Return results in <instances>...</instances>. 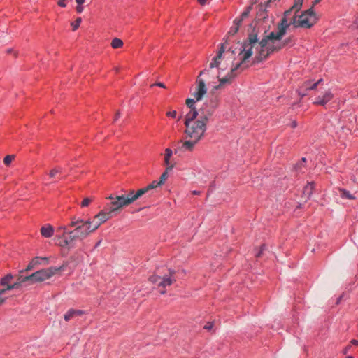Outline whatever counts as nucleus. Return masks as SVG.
I'll list each match as a JSON object with an SVG mask.
<instances>
[{
	"mask_svg": "<svg viewBox=\"0 0 358 358\" xmlns=\"http://www.w3.org/2000/svg\"><path fill=\"white\" fill-rule=\"evenodd\" d=\"M262 43L258 41L257 34L256 33L250 34L247 39L243 44V49L238 54L240 62L231 68L230 73L226 76L219 78V85L216 88H220L224 85L230 84L235 77L243 69L248 67L250 64L258 63L264 59L259 58V52L262 49Z\"/></svg>",
	"mask_w": 358,
	"mask_h": 358,
	"instance_id": "obj_1",
	"label": "nucleus"
},
{
	"mask_svg": "<svg viewBox=\"0 0 358 358\" xmlns=\"http://www.w3.org/2000/svg\"><path fill=\"white\" fill-rule=\"evenodd\" d=\"M287 24L285 20H281L277 31H271L265 38L261 41L262 49L259 52V59H266L271 54L280 50L287 46H293L295 43L294 37L291 36L282 40L286 33Z\"/></svg>",
	"mask_w": 358,
	"mask_h": 358,
	"instance_id": "obj_2",
	"label": "nucleus"
},
{
	"mask_svg": "<svg viewBox=\"0 0 358 358\" xmlns=\"http://www.w3.org/2000/svg\"><path fill=\"white\" fill-rule=\"evenodd\" d=\"M208 121L207 115H199L196 110H189L185 117V138L201 141L205 136Z\"/></svg>",
	"mask_w": 358,
	"mask_h": 358,
	"instance_id": "obj_3",
	"label": "nucleus"
},
{
	"mask_svg": "<svg viewBox=\"0 0 358 358\" xmlns=\"http://www.w3.org/2000/svg\"><path fill=\"white\" fill-rule=\"evenodd\" d=\"M282 20H286L287 28L290 25H294L295 27L310 28L317 22L318 18L314 11L313 6H312L299 15H296L295 13L292 15V10H287L285 12Z\"/></svg>",
	"mask_w": 358,
	"mask_h": 358,
	"instance_id": "obj_4",
	"label": "nucleus"
},
{
	"mask_svg": "<svg viewBox=\"0 0 358 358\" xmlns=\"http://www.w3.org/2000/svg\"><path fill=\"white\" fill-rule=\"evenodd\" d=\"M69 227L73 228L71 230L72 237L74 241H83L90 234L96 231L94 229V225L91 219L84 220L80 218L73 217L69 223Z\"/></svg>",
	"mask_w": 358,
	"mask_h": 358,
	"instance_id": "obj_5",
	"label": "nucleus"
},
{
	"mask_svg": "<svg viewBox=\"0 0 358 358\" xmlns=\"http://www.w3.org/2000/svg\"><path fill=\"white\" fill-rule=\"evenodd\" d=\"M159 274L154 273L148 278L152 284H157L161 294L166 293V287L176 282V271L171 268H163Z\"/></svg>",
	"mask_w": 358,
	"mask_h": 358,
	"instance_id": "obj_6",
	"label": "nucleus"
},
{
	"mask_svg": "<svg viewBox=\"0 0 358 358\" xmlns=\"http://www.w3.org/2000/svg\"><path fill=\"white\" fill-rule=\"evenodd\" d=\"M107 199L110 201L107 203L104 208L110 212L113 216L116 215L124 206H127L137 200L134 190H131L127 196H110Z\"/></svg>",
	"mask_w": 358,
	"mask_h": 358,
	"instance_id": "obj_7",
	"label": "nucleus"
},
{
	"mask_svg": "<svg viewBox=\"0 0 358 358\" xmlns=\"http://www.w3.org/2000/svg\"><path fill=\"white\" fill-rule=\"evenodd\" d=\"M69 224L67 225L60 226L56 229L55 241L56 244L62 248L70 247L75 242L72 237L71 230H70Z\"/></svg>",
	"mask_w": 358,
	"mask_h": 358,
	"instance_id": "obj_8",
	"label": "nucleus"
},
{
	"mask_svg": "<svg viewBox=\"0 0 358 358\" xmlns=\"http://www.w3.org/2000/svg\"><path fill=\"white\" fill-rule=\"evenodd\" d=\"M64 270V266L59 267H49L47 268L41 269L29 276L26 277V280H30L32 282H43L50 279L55 274Z\"/></svg>",
	"mask_w": 358,
	"mask_h": 358,
	"instance_id": "obj_9",
	"label": "nucleus"
},
{
	"mask_svg": "<svg viewBox=\"0 0 358 358\" xmlns=\"http://www.w3.org/2000/svg\"><path fill=\"white\" fill-rule=\"evenodd\" d=\"M208 75V71L203 70L201 71L199 76L196 80V91L192 94L196 100H201L203 95L206 93L205 83L208 81L206 76Z\"/></svg>",
	"mask_w": 358,
	"mask_h": 358,
	"instance_id": "obj_10",
	"label": "nucleus"
},
{
	"mask_svg": "<svg viewBox=\"0 0 358 358\" xmlns=\"http://www.w3.org/2000/svg\"><path fill=\"white\" fill-rule=\"evenodd\" d=\"M113 217L114 216L110 213V212L108 211V210L103 207L101 210L93 217V220L92 221L94 225V229L97 230L101 224H104Z\"/></svg>",
	"mask_w": 358,
	"mask_h": 358,
	"instance_id": "obj_11",
	"label": "nucleus"
},
{
	"mask_svg": "<svg viewBox=\"0 0 358 358\" xmlns=\"http://www.w3.org/2000/svg\"><path fill=\"white\" fill-rule=\"evenodd\" d=\"M224 45L221 44L216 55L213 58L210 64V69L213 68H221L222 62L224 60L226 55H224Z\"/></svg>",
	"mask_w": 358,
	"mask_h": 358,
	"instance_id": "obj_12",
	"label": "nucleus"
},
{
	"mask_svg": "<svg viewBox=\"0 0 358 358\" xmlns=\"http://www.w3.org/2000/svg\"><path fill=\"white\" fill-rule=\"evenodd\" d=\"M334 98V94L330 91L327 90L323 93L322 95L318 96L313 104L315 106H324L328 103Z\"/></svg>",
	"mask_w": 358,
	"mask_h": 358,
	"instance_id": "obj_13",
	"label": "nucleus"
},
{
	"mask_svg": "<svg viewBox=\"0 0 358 358\" xmlns=\"http://www.w3.org/2000/svg\"><path fill=\"white\" fill-rule=\"evenodd\" d=\"M186 140L181 141L180 142V145L179 150L183 152L192 151L194 149L195 145L200 141L199 140H194L191 138H185Z\"/></svg>",
	"mask_w": 358,
	"mask_h": 358,
	"instance_id": "obj_14",
	"label": "nucleus"
},
{
	"mask_svg": "<svg viewBox=\"0 0 358 358\" xmlns=\"http://www.w3.org/2000/svg\"><path fill=\"white\" fill-rule=\"evenodd\" d=\"M161 185H162L159 182V180H153L151 183H150L147 186L138 189L136 192H134V195H135L136 199H138L141 196H142L143 194L148 192L150 190L157 188V187H159Z\"/></svg>",
	"mask_w": 358,
	"mask_h": 358,
	"instance_id": "obj_15",
	"label": "nucleus"
},
{
	"mask_svg": "<svg viewBox=\"0 0 358 358\" xmlns=\"http://www.w3.org/2000/svg\"><path fill=\"white\" fill-rule=\"evenodd\" d=\"M55 232L54 227L50 224L43 225L40 229L41 235L45 238H50Z\"/></svg>",
	"mask_w": 358,
	"mask_h": 358,
	"instance_id": "obj_16",
	"label": "nucleus"
},
{
	"mask_svg": "<svg viewBox=\"0 0 358 358\" xmlns=\"http://www.w3.org/2000/svg\"><path fill=\"white\" fill-rule=\"evenodd\" d=\"M173 155V151L171 148H167L164 150V163L166 165L167 170H172L174 164L170 162L171 157Z\"/></svg>",
	"mask_w": 358,
	"mask_h": 358,
	"instance_id": "obj_17",
	"label": "nucleus"
},
{
	"mask_svg": "<svg viewBox=\"0 0 358 358\" xmlns=\"http://www.w3.org/2000/svg\"><path fill=\"white\" fill-rule=\"evenodd\" d=\"M85 313L83 310H74V309H70L64 315V320L66 321L70 320L71 318H73L75 316H80Z\"/></svg>",
	"mask_w": 358,
	"mask_h": 358,
	"instance_id": "obj_18",
	"label": "nucleus"
},
{
	"mask_svg": "<svg viewBox=\"0 0 358 358\" xmlns=\"http://www.w3.org/2000/svg\"><path fill=\"white\" fill-rule=\"evenodd\" d=\"M62 169L60 167H56L50 170L49 176L51 178L61 179L63 177Z\"/></svg>",
	"mask_w": 358,
	"mask_h": 358,
	"instance_id": "obj_19",
	"label": "nucleus"
},
{
	"mask_svg": "<svg viewBox=\"0 0 358 358\" xmlns=\"http://www.w3.org/2000/svg\"><path fill=\"white\" fill-rule=\"evenodd\" d=\"M315 183L313 182H308L303 188V194L308 198L311 196L315 190Z\"/></svg>",
	"mask_w": 358,
	"mask_h": 358,
	"instance_id": "obj_20",
	"label": "nucleus"
},
{
	"mask_svg": "<svg viewBox=\"0 0 358 358\" xmlns=\"http://www.w3.org/2000/svg\"><path fill=\"white\" fill-rule=\"evenodd\" d=\"M303 2V0H294V5L288 10H292V15H294V13L296 14V13L301 9Z\"/></svg>",
	"mask_w": 358,
	"mask_h": 358,
	"instance_id": "obj_21",
	"label": "nucleus"
},
{
	"mask_svg": "<svg viewBox=\"0 0 358 358\" xmlns=\"http://www.w3.org/2000/svg\"><path fill=\"white\" fill-rule=\"evenodd\" d=\"M339 192L341 193V196L344 199H350V200H355L356 198L352 194L350 193L349 191H348L345 189L340 188Z\"/></svg>",
	"mask_w": 358,
	"mask_h": 358,
	"instance_id": "obj_22",
	"label": "nucleus"
},
{
	"mask_svg": "<svg viewBox=\"0 0 358 358\" xmlns=\"http://www.w3.org/2000/svg\"><path fill=\"white\" fill-rule=\"evenodd\" d=\"M41 260L47 261L48 258L47 257H36L33 258L32 260L30 262L27 268L31 269L34 266H36L37 264H40Z\"/></svg>",
	"mask_w": 358,
	"mask_h": 358,
	"instance_id": "obj_23",
	"label": "nucleus"
},
{
	"mask_svg": "<svg viewBox=\"0 0 358 358\" xmlns=\"http://www.w3.org/2000/svg\"><path fill=\"white\" fill-rule=\"evenodd\" d=\"M124 43L122 40L118 38H115L111 41V47L113 49H118L122 48Z\"/></svg>",
	"mask_w": 358,
	"mask_h": 358,
	"instance_id": "obj_24",
	"label": "nucleus"
},
{
	"mask_svg": "<svg viewBox=\"0 0 358 358\" xmlns=\"http://www.w3.org/2000/svg\"><path fill=\"white\" fill-rule=\"evenodd\" d=\"M94 201V196L84 198L80 203V207L81 208L88 207Z\"/></svg>",
	"mask_w": 358,
	"mask_h": 358,
	"instance_id": "obj_25",
	"label": "nucleus"
},
{
	"mask_svg": "<svg viewBox=\"0 0 358 358\" xmlns=\"http://www.w3.org/2000/svg\"><path fill=\"white\" fill-rule=\"evenodd\" d=\"M313 84V83H312V81L310 80L305 81L302 84V85L300 87L299 91L303 90V89L306 90H315L316 88H312Z\"/></svg>",
	"mask_w": 358,
	"mask_h": 358,
	"instance_id": "obj_26",
	"label": "nucleus"
},
{
	"mask_svg": "<svg viewBox=\"0 0 358 358\" xmlns=\"http://www.w3.org/2000/svg\"><path fill=\"white\" fill-rule=\"evenodd\" d=\"M171 170H167V168H166V170L165 171H164L162 173V174L161 175L160 178H159V182L163 185L164 184V182L167 180L168 178H169V172Z\"/></svg>",
	"mask_w": 358,
	"mask_h": 358,
	"instance_id": "obj_27",
	"label": "nucleus"
},
{
	"mask_svg": "<svg viewBox=\"0 0 358 358\" xmlns=\"http://www.w3.org/2000/svg\"><path fill=\"white\" fill-rule=\"evenodd\" d=\"M199 100H196V98L194 97V99H186V105L189 108V110H196L195 108L194 107V103L196 102V101H199Z\"/></svg>",
	"mask_w": 358,
	"mask_h": 358,
	"instance_id": "obj_28",
	"label": "nucleus"
},
{
	"mask_svg": "<svg viewBox=\"0 0 358 358\" xmlns=\"http://www.w3.org/2000/svg\"><path fill=\"white\" fill-rule=\"evenodd\" d=\"M81 22H82V18L79 17H77L74 22H71V25L72 26V30L73 31H75L76 30H77L79 28Z\"/></svg>",
	"mask_w": 358,
	"mask_h": 358,
	"instance_id": "obj_29",
	"label": "nucleus"
},
{
	"mask_svg": "<svg viewBox=\"0 0 358 358\" xmlns=\"http://www.w3.org/2000/svg\"><path fill=\"white\" fill-rule=\"evenodd\" d=\"M15 155H6L3 159V163L6 166H9L11 162L14 160Z\"/></svg>",
	"mask_w": 358,
	"mask_h": 358,
	"instance_id": "obj_30",
	"label": "nucleus"
},
{
	"mask_svg": "<svg viewBox=\"0 0 358 358\" xmlns=\"http://www.w3.org/2000/svg\"><path fill=\"white\" fill-rule=\"evenodd\" d=\"M166 115L168 117L175 119V118H176V116H177V111L176 110L168 111L166 113Z\"/></svg>",
	"mask_w": 358,
	"mask_h": 358,
	"instance_id": "obj_31",
	"label": "nucleus"
},
{
	"mask_svg": "<svg viewBox=\"0 0 358 358\" xmlns=\"http://www.w3.org/2000/svg\"><path fill=\"white\" fill-rule=\"evenodd\" d=\"M214 323L213 322H208L203 327V329L210 331L213 329Z\"/></svg>",
	"mask_w": 358,
	"mask_h": 358,
	"instance_id": "obj_32",
	"label": "nucleus"
},
{
	"mask_svg": "<svg viewBox=\"0 0 358 358\" xmlns=\"http://www.w3.org/2000/svg\"><path fill=\"white\" fill-rule=\"evenodd\" d=\"M57 4L62 8H65L66 6V0H57Z\"/></svg>",
	"mask_w": 358,
	"mask_h": 358,
	"instance_id": "obj_33",
	"label": "nucleus"
},
{
	"mask_svg": "<svg viewBox=\"0 0 358 358\" xmlns=\"http://www.w3.org/2000/svg\"><path fill=\"white\" fill-rule=\"evenodd\" d=\"M154 86H158V87H162V88H166L165 85L164 83H156L150 85V87L152 88Z\"/></svg>",
	"mask_w": 358,
	"mask_h": 358,
	"instance_id": "obj_34",
	"label": "nucleus"
},
{
	"mask_svg": "<svg viewBox=\"0 0 358 358\" xmlns=\"http://www.w3.org/2000/svg\"><path fill=\"white\" fill-rule=\"evenodd\" d=\"M76 10L78 13H81L83 11L84 8L82 6V5H78L76 8Z\"/></svg>",
	"mask_w": 358,
	"mask_h": 358,
	"instance_id": "obj_35",
	"label": "nucleus"
},
{
	"mask_svg": "<svg viewBox=\"0 0 358 358\" xmlns=\"http://www.w3.org/2000/svg\"><path fill=\"white\" fill-rule=\"evenodd\" d=\"M323 81L322 78L319 79L317 82L313 84L312 88H317L318 85H320Z\"/></svg>",
	"mask_w": 358,
	"mask_h": 358,
	"instance_id": "obj_36",
	"label": "nucleus"
},
{
	"mask_svg": "<svg viewBox=\"0 0 358 358\" xmlns=\"http://www.w3.org/2000/svg\"><path fill=\"white\" fill-rule=\"evenodd\" d=\"M350 348H351L350 345H347L345 348H343V353L344 355H346L348 352V351L350 349Z\"/></svg>",
	"mask_w": 358,
	"mask_h": 358,
	"instance_id": "obj_37",
	"label": "nucleus"
},
{
	"mask_svg": "<svg viewBox=\"0 0 358 358\" xmlns=\"http://www.w3.org/2000/svg\"><path fill=\"white\" fill-rule=\"evenodd\" d=\"M298 126V123L296 122V120H293L291 123H290V127L293 129L296 128V127Z\"/></svg>",
	"mask_w": 358,
	"mask_h": 358,
	"instance_id": "obj_38",
	"label": "nucleus"
},
{
	"mask_svg": "<svg viewBox=\"0 0 358 358\" xmlns=\"http://www.w3.org/2000/svg\"><path fill=\"white\" fill-rule=\"evenodd\" d=\"M7 53L10 54V53H13V56L14 57H17V52L16 51H14L11 49H9L7 50Z\"/></svg>",
	"mask_w": 358,
	"mask_h": 358,
	"instance_id": "obj_39",
	"label": "nucleus"
},
{
	"mask_svg": "<svg viewBox=\"0 0 358 358\" xmlns=\"http://www.w3.org/2000/svg\"><path fill=\"white\" fill-rule=\"evenodd\" d=\"M350 343L352 344V345L358 346V340L352 339L350 341Z\"/></svg>",
	"mask_w": 358,
	"mask_h": 358,
	"instance_id": "obj_40",
	"label": "nucleus"
},
{
	"mask_svg": "<svg viewBox=\"0 0 358 358\" xmlns=\"http://www.w3.org/2000/svg\"><path fill=\"white\" fill-rule=\"evenodd\" d=\"M197 1L201 5V6H204L206 2H207V0H197Z\"/></svg>",
	"mask_w": 358,
	"mask_h": 358,
	"instance_id": "obj_41",
	"label": "nucleus"
},
{
	"mask_svg": "<svg viewBox=\"0 0 358 358\" xmlns=\"http://www.w3.org/2000/svg\"><path fill=\"white\" fill-rule=\"evenodd\" d=\"M85 1V0H76V2L78 5H83Z\"/></svg>",
	"mask_w": 358,
	"mask_h": 358,
	"instance_id": "obj_42",
	"label": "nucleus"
},
{
	"mask_svg": "<svg viewBox=\"0 0 358 358\" xmlns=\"http://www.w3.org/2000/svg\"><path fill=\"white\" fill-rule=\"evenodd\" d=\"M248 16V13L247 12H243L241 15V20H243V18L246 17Z\"/></svg>",
	"mask_w": 358,
	"mask_h": 358,
	"instance_id": "obj_43",
	"label": "nucleus"
},
{
	"mask_svg": "<svg viewBox=\"0 0 358 358\" xmlns=\"http://www.w3.org/2000/svg\"><path fill=\"white\" fill-rule=\"evenodd\" d=\"M207 71H208V75L206 76V78L208 79V81H206V83H209V81H210V69H206Z\"/></svg>",
	"mask_w": 358,
	"mask_h": 358,
	"instance_id": "obj_44",
	"label": "nucleus"
},
{
	"mask_svg": "<svg viewBox=\"0 0 358 358\" xmlns=\"http://www.w3.org/2000/svg\"><path fill=\"white\" fill-rule=\"evenodd\" d=\"M200 193H201V192H200L199 191H196V190H194V191H192V194L193 195H199V194H200Z\"/></svg>",
	"mask_w": 358,
	"mask_h": 358,
	"instance_id": "obj_45",
	"label": "nucleus"
},
{
	"mask_svg": "<svg viewBox=\"0 0 358 358\" xmlns=\"http://www.w3.org/2000/svg\"><path fill=\"white\" fill-rule=\"evenodd\" d=\"M320 1H321V0H315V1H314V3H313V6L314 7V6H315V4H317V3H318Z\"/></svg>",
	"mask_w": 358,
	"mask_h": 358,
	"instance_id": "obj_46",
	"label": "nucleus"
},
{
	"mask_svg": "<svg viewBox=\"0 0 358 358\" xmlns=\"http://www.w3.org/2000/svg\"><path fill=\"white\" fill-rule=\"evenodd\" d=\"M119 117H120V113H116L115 120H117Z\"/></svg>",
	"mask_w": 358,
	"mask_h": 358,
	"instance_id": "obj_47",
	"label": "nucleus"
},
{
	"mask_svg": "<svg viewBox=\"0 0 358 358\" xmlns=\"http://www.w3.org/2000/svg\"><path fill=\"white\" fill-rule=\"evenodd\" d=\"M238 25H237V26L235 27L234 32H236V31H237V30H238Z\"/></svg>",
	"mask_w": 358,
	"mask_h": 358,
	"instance_id": "obj_48",
	"label": "nucleus"
},
{
	"mask_svg": "<svg viewBox=\"0 0 358 358\" xmlns=\"http://www.w3.org/2000/svg\"><path fill=\"white\" fill-rule=\"evenodd\" d=\"M346 358H354L352 356L350 355V356H347Z\"/></svg>",
	"mask_w": 358,
	"mask_h": 358,
	"instance_id": "obj_49",
	"label": "nucleus"
},
{
	"mask_svg": "<svg viewBox=\"0 0 358 358\" xmlns=\"http://www.w3.org/2000/svg\"><path fill=\"white\" fill-rule=\"evenodd\" d=\"M357 40H358V38H357Z\"/></svg>",
	"mask_w": 358,
	"mask_h": 358,
	"instance_id": "obj_50",
	"label": "nucleus"
}]
</instances>
